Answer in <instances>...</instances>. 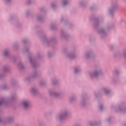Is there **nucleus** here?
<instances>
[{
  "label": "nucleus",
  "instance_id": "obj_2",
  "mask_svg": "<svg viewBox=\"0 0 126 126\" xmlns=\"http://www.w3.org/2000/svg\"><path fill=\"white\" fill-rule=\"evenodd\" d=\"M104 92H105V93L107 94L109 93V91L106 90V89H104Z\"/></svg>",
  "mask_w": 126,
  "mask_h": 126
},
{
  "label": "nucleus",
  "instance_id": "obj_8",
  "mask_svg": "<svg viewBox=\"0 0 126 126\" xmlns=\"http://www.w3.org/2000/svg\"><path fill=\"white\" fill-rule=\"evenodd\" d=\"M64 4H65V1H64Z\"/></svg>",
  "mask_w": 126,
  "mask_h": 126
},
{
  "label": "nucleus",
  "instance_id": "obj_4",
  "mask_svg": "<svg viewBox=\"0 0 126 126\" xmlns=\"http://www.w3.org/2000/svg\"><path fill=\"white\" fill-rule=\"evenodd\" d=\"M4 55V56H7V52H5Z\"/></svg>",
  "mask_w": 126,
  "mask_h": 126
},
{
  "label": "nucleus",
  "instance_id": "obj_3",
  "mask_svg": "<svg viewBox=\"0 0 126 126\" xmlns=\"http://www.w3.org/2000/svg\"><path fill=\"white\" fill-rule=\"evenodd\" d=\"M2 103H3V100H0V105H1Z\"/></svg>",
  "mask_w": 126,
  "mask_h": 126
},
{
  "label": "nucleus",
  "instance_id": "obj_5",
  "mask_svg": "<svg viewBox=\"0 0 126 126\" xmlns=\"http://www.w3.org/2000/svg\"><path fill=\"white\" fill-rule=\"evenodd\" d=\"M94 75V76H97V73H95Z\"/></svg>",
  "mask_w": 126,
  "mask_h": 126
},
{
  "label": "nucleus",
  "instance_id": "obj_6",
  "mask_svg": "<svg viewBox=\"0 0 126 126\" xmlns=\"http://www.w3.org/2000/svg\"><path fill=\"white\" fill-rule=\"evenodd\" d=\"M75 72H77V69H76L75 70Z\"/></svg>",
  "mask_w": 126,
  "mask_h": 126
},
{
  "label": "nucleus",
  "instance_id": "obj_7",
  "mask_svg": "<svg viewBox=\"0 0 126 126\" xmlns=\"http://www.w3.org/2000/svg\"><path fill=\"white\" fill-rule=\"evenodd\" d=\"M103 109V107L102 106H100V110H102Z\"/></svg>",
  "mask_w": 126,
  "mask_h": 126
},
{
  "label": "nucleus",
  "instance_id": "obj_1",
  "mask_svg": "<svg viewBox=\"0 0 126 126\" xmlns=\"http://www.w3.org/2000/svg\"><path fill=\"white\" fill-rule=\"evenodd\" d=\"M24 106L25 108H27V107H28V102H24L23 103Z\"/></svg>",
  "mask_w": 126,
  "mask_h": 126
}]
</instances>
